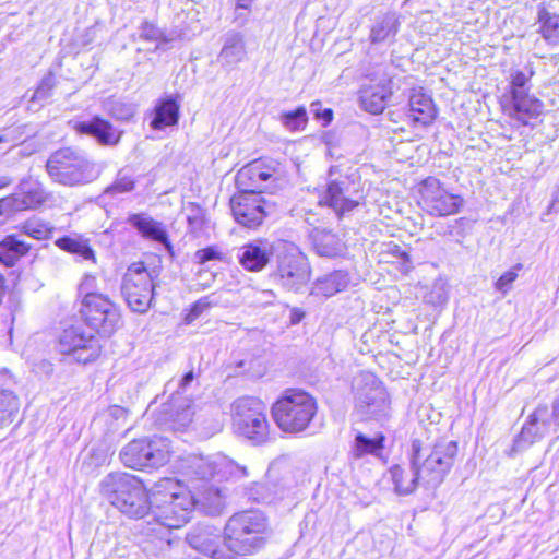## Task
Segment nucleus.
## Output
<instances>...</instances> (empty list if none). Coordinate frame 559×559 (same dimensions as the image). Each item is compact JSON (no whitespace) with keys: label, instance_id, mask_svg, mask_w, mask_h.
<instances>
[{"label":"nucleus","instance_id":"nucleus-1","mask_svg":"<svg viewBox=\"0 0 559 559\" xmlns=\"http://www.w3.org/2000/svg\"><path fill=\"white\" fill-rule=\"evenodd\" d=\"M238 471V465L224 455L188 459L183 474L194 500L193 509L199 508L211 516L219 515L225 500L218 484L236 475Z\"/></svg>","mask_w":559,"mask_h":559},{"label":"nucleus","instance_id":"nucleus-2","mask_svg":"<svg viewBox=\"0 0 559 559\" xmlns=\"http://www.w3.org/2000/svg\"><path fill=\"white\" fill-rule=\"evenodd\" d=\"M269 524L259 510H246L233 514L225 524L223 543L233 559L250 556L262 549L269 538Z\"/></svg>","mask_w":559,"mask_h":559},{"label":"nucleus","instance_id":"nucleus-3","mask_svg":"<svg viewBox=\"0 0 559 559\" xmlns=\"http://www.w3.org/2000/svg\"><path fill=\"white\" fill-rule=\"evenodd\" d=\"M193 497L179 480L164 478L152 489L151 511L154 519L168 528H179L193 511Z\"/></svg>","mask_w":559,"mask_h":559},{"label":"nucleus","instance_id":"nucleus-4","mask_svg":"<svg viewBox=\"0 0 559 559\" xmlns=\"http://www.w3.org/2000/svg\"><path fill=\"white\" fill-rule=\"evenodd\" d=\"M102 496L121 513L129 518L141 519L150 511V497L143 483L128 473H110L100 481Z\"/></svg>","mask_w":559,"mask_h":559},{"label":"nucleus","instance_id":"nucleus-5","mask_svg":"<svg viewBox=\"0 0 559 559\" xmlns=\"http://www.w3.org/2000/svg\"><path fill=\"white\" fill-rule=\"evenodd\" d=\"M457 451V443L452 440L440 439L429 445H423L419 440H414L409 460L419 468L421 483L436 487L453 467Z\"/></svg>","mask_w":559,"mask_h":559},{"label":"nucleus","instance_id":"nucleus-6","mask_svg":"<svg viewBox=\"0 0 559 559\" xmlns=\"http://www.w3.org/2000/svg\"><path fill=\"white\" fill-rule=\"evenodd\" d=\"M46 171L52 181L67 187L88 185L100 175L94 162L72 147L51 153L46 162Z\"/></svg>","mask_w":559,"mask_h":559},{"label":"nucleus","instance_id":"nucleus-7","mask_svg":"<svg viewBox=\"0 0 559 559\" xmlns=\"http://www.w3.org/2000/svg\"><path fill=\"white\" fill-rule=\"evenodd\" d=\"M316 399L309 393L288 389L273 404L272 416L276 425L285 432L304 431L317 413Z\"/></svg>","mask_w":559,"mask_h":559},{"label":"nucleus","instance_id":"nucleus-8","mask_svg":"<svg viewBox=\"0 0 559 559\" xmlns=\"http://www.w3.org/2000/svg\"><path fill=\"white\" fill-rule=\"evenodd\" d=\"M276 269L274 280L283 288L299 292L310 280V265L307 257L293 242H275Z\"/></svg>","mask_w":559,"mask_h":559},{"label":"nucleus","instance_id":"nucleus-9","mask_svg":"<svg viewBox=\"0 0 559 559\" xmlns=\"http://www.w3.org/2000/svg\"><path fill=\"white\" fill-rule=\"evenodd\" d=\"M355 409L361 419L383 420L390 413L388 392L370 372L359 373L353 381Z\"/></svg>","mask_w":559,"mask_h":559},{"label":"nucleus","instance_id":"nucleus-10","mask_svg":"<svg viewBox=\"0 0 559 559\" xmlns=\"http://www.w3.org/2000/svg\"><path fill=\"white\" fill-rule=\"evenodd\" d=\"M233 423L238 435L253 444H262L269 438L265 404L253 396H242L231 404Z\"/></svg>","mask_w":559,"mask_h":559},{"label":"nucleus","instance_id":"nucleus-11","mask_svg":"<svg viewBox=\"0 0 559 559\" xmlns=\"http://www.w3.org/2000/svg\"><path fill=\"white\" fill-rule=\"evenodd\" d=\"M158 275L156 267L147 270L143 262H134L128 267L122 278L121 293L132 311L144 313L150 309Z\"/></svg>","mask_w":559,"mask_h":559},{"label":"nucleus","instance_id":"nucleus-12","mask_svg":"<svg viewBox=\"0 0 559 559\" xmlns=\"http://www.w3.org/2000/svg\"><path fill=\"white\" fill-rule=\"evenodd\" d=\"M170 441L167 438L134 439L122 448L120 459L130 468H157L169 461Z\"/></svg>","mask_w":559,"mask_h":559},{"label":"nucleus","instance_id":"nucleus-13","mask_svg":"<svg viewBox=\"0 0 559 559\" xmlns=\"http://www.w3.org/2000/svg\"><path fill=\"white\" fill-rule=\"evenodd\" d=\"M81 313L86 324L104 336L112 335L122 323L119 307L106 295H90Z\"/></svg>","mask_w":559,"mask_h":559},{"label":"nucleus","instance_id":"nucleus-14","mask_svg":"<svg viewBox=\"0 0 559 559\" xmlns=\"http://www.w3.org/2000/svg\"><path fill=\"white\" fill-rule=\"evenodd\" d=\"M362 199L360 183L352 176H340L326 185L318 203L329 206L341 218L358 206Z\"/></svg>","mask_w":559,"mask_h":559},{"label":"nucleus","instance_id":"nucleus-15","mask_svg":"<svg viewBox=\"0 0 559 559\" xmlns=\"http://www.w3.org/2000/svg\"><path fill=\"white\" fill-rule=\"evenodd\" d=\"M559 429V396L554 400L551 407L546 404L538 405L530 415L527 423L523 426L521 433L514 441L516 448L531 445L539 441L551 431Z\"/></svg>","mask_w":559,"mask_h":559},{"label":"nucleus","instance_id":"nucleus-16","mask_svg":"<svg viewBox=\"0 0 559 559\" xmlns=\"http://www.w3.org/2000/svg\"><path fill=\"white\" fill-rule=\"evenodd\" d=\"M423 207L435 216L456 214L463 205V199L449 193L435 177L425 179L420 187Z\"/></svg>","mask_w":559,"mask_h":559},{"label":"nucleus","instance_id":"nucleus-17","mask_svg":"<svg viewBox=\"0 0 559 559\" xmlns=\"http://www.w3.org/2000/svg\"><path fill=\"white\" fill-rule=\"evenodd\" d=\"M59 350L63 355L72 356L78 362L87 364L99 356L100 344L96 336L86 334L82 326H70L59 338Z\"/></svg>","mask_w":559,"mask_h":559},{"label":"nucleus","instance_id":"nucleus-18","mask_svg":"<svg viewBox=\"0 0 559 559\" xmlns=\"http://www.w3.org/2000/svg\"><path fill=\"white\" fill-rule=\"evenodd\" d=\"M265 200L260 193L239 192L230 199V209L236 222L255 228L266 216Z\"/></svg>","mask_w":559,"mask_h":559},{"label":"nucleus","instance_id":"nucleus-19","mask_svg":"<svg viewBox=\"0 0 559 559\" xmlns=\"http://www.w3.org/2000/svg\"><path fill=\"white\" fill-rule=\"evenodd\" d=\"M186 539L193 549L212 559L234 558L233 555L226 554L223 536L212 525L198 524L187 534Z\"/></svg>","mask_w":559,"mask_h":559},{"label":"nucleus","instance_id":"nucleus-20","mask_svg":"<svg viewBox=\"0 0 559 559\" xmlns=\"http://www.w3.org/2000/svg\"><path fill=\"white\" fill-rule=\"evenodd\" d=\"M274 248L275 243L271 245L266 240L246 243L239 249V263L246 271L260 272L269 264Z\"/></svg>","mask_w":559,"mask_h":559},{"label":"nucleus","instance_id":"nucleus-21","mask_svg":"<svg viewBox=\"0 0 559 559\" xmlns=\"http://www.w3.org/2000/svg\"><path fill=\"white\" fill-rule=\"evenodd\" d=\"M163 414L171 429L182 430L192 423L194 406L189 397L182 396L177 392L173 394L169 403L163 405Z\"/></svg>","mask_w":559,"mask_h":559},{"label":"nucleus","instance_id":"nucleus-22","mask_svg":"<svg viewBox=\"0 0 559 559\" xmlns=\"http://www.w3.org/2000/svg\"><path fill=\"white\" fill-rule=\"evenodd\" d=\"M127 222L134 227L143 238L162 245L169 253L173 254V245L162 222H157L142 213L129 215Z\"/></svg>","mask_w":559,"mask_h":559},{"label":"nucleus","instance_id":"nucleus-23","mask_svg":"<svg viewBox=\"0 0 559 559\" xmlns=\"http://www.w3.org/2000/svg\"><path fill=\"white\" fill-rule=\"evenodd\" d=\"M75 130L81 134L93 136L100 145L106 146L118 144L121 138V131L115 129L109 121L98 116L86 121L76 122Z\"/></svg>","mask_w":559,"mask_h":559},{"label":"nucleus","instance_id":"nucleus-24","mask_svg":"<svg viewBox=\"0 0 559 559\" xmlns=\"http://www.w3.org/2000/svg\"><path fill=\"white\" fill-rule=\"evenodd\" d=\"M508 114L511 118L518 120L524 126L530 124L532 119H536L544 110V104L540 99L530 93L511 96Z\"/></svg>","mask_w":559,"mask_h":559},{"label":"nucleus","instance_id":"nucleus-25","mask_svg":"<svg viewBox=\"0 0 559 559\" xmlns=\"http://www.w3.org/2000/svg\"><path fill=\"white\" fill-rule=\"evenodd\" d=\"M391 80L382 79L379 83L360 91L361 107L373 115L381 114L392 96Z\"/></svg>","mask_w":559,"mask_h":559},{"label":"nucleus","instance_id":"nucleus-26","mask_svg":"<svg viewBox=\"0 0 559 559\" xmlns=\"http://www.w3.org/2000/svg\"><path fill=\"white\" fill-rule=\"evenodd\" d=\"M246 58L247 48L243 34L235 31L227 32L223 37L218 62L225 68H234Z\"/></svg>","mask_w":559,"mask_h":559},{"label":"nucleus","instance_id":"nucleus-27","mask_svg":"<svg viewBox=\"0 0 559 559\" xmlns=\"http://www.w3.org/2000/svg\"><path fill=\"white\" fill-rule=\"evenodd\" d=\"M409 117L414 122L421 123L423 126L430 124L436 116L437 109L433 100L423 87L413 88L408 99Z\"/></svg>","mask_w":559,"mask_h":559},{"label":"nucleus","instance_id":"nucleus-28","mask_svg":"<svg viewBox=\"0 0 559 559\" xmlns=\"http://www.w3.org/2000/svg\"><path fill=\"white\" fill-rule=\"evenodd\" d=\"M179 110L180 105L173 96L159 99L153 110L151 128L164 130L167 127L176 126L179 121Z\"/></svg>","mask_w":559,"mask_h":559},{"label":"nucleus","instance_id":"nucleus-29","mask_svg":"<svg viewBox=\"0 0 559 559\" xmlns=\"http://www.w3.org/2000/svg\"><path fill=\"white\" fill-rule=\"evenodd\" d=\"M400 24V15L396 12L389 11L378 15L370 29L371 44L393 39L399 32Z\"/></svg>","mask_w":559,"mask_h":559},{"label":"nucleus","instance_id":"nucleus-30","mask_svg":"<svg viewBox=\"0 0 559 559\" xmlns=\"http://www.w3.org/2000/svg\"><path fill=\"white\" fill-rule=\"evenodd\" d=\"M255 162L243 166L236 175V185L240 192L260 193L267 191V183L264 181L263 171Z\"/></svg>","mask_w":559,"mask_h":559},{"label":"nucleus","instance_id":"nucleus-31","mask_svg":"<svg viewBox=\"0 0 559 559\" xmlns=\"http://www.w3.org/2000/svg\"><path fill=\"white\" fill-rule=\"evenodd\" d=\"M348 283V273L343 270H337L317 278L313 283L311 294L317 296L331 297L336 293L344 290Z\"/></svg>","mask_w":559,"mask_h":559},{"label":"nucleus","instance_id":"nucleus-32","mask_svg":"<svg viewBox=\"0 0 559 559\" xmlns=\"http://www.w3.org/2000/svg\"><path fill=\"white\" fill-rule=\"evenodd\" d=\"M409 462L411 466L408 469H405L400 465H394L390 469L392 480L395 485V490L400 495L412 493L421 481L419 468L413 464V461L409 460Z\"/></svg>","mask_w":559,"mask_h":559},{"label":"nucleus","instance_id":"nucleus-33","mask_svg":"<svg viewBox=\"0 0 559 559\" xmlns=\"http://www.w3.org/2000/svg\"><path fill=\"white\" fill-rule=\"evenodd\" d=\"M312 242L317 253L321 257L333 258L343 251L340 238L330 230L316 229L312 234Z\"/></svg>","mask_w":559,"mask_h":559},{"label":"nucleus","instance_id":"nucleus-34","mask_svg":"<svg viewBox=\"0 0 559 559\" xmlns=\"http://www.w3.org/2000/svg\"><path fill=\"white\" fill-rule=\"evenodd\" d=\"M384 436L378 433L374 438H369L362 432H357L352 447V455L360 459L366 455L380 456L384 448Z\"/></svg>","mask_w":559,"mask_h":559},{"label":"nucleus","instance_id":"nucleus-35","mask_svg":"<svg viewBox=\"0 0 559 559\" xmlns=\"http://www.w3.org/2000/svg\"><path fill=\"white\" fill-rule=\"evenodd\" d=\"M259 169L263 174L264 181L267 183V192L274 193L286 183L285 170L281 163L276 160H255Z\"/></svg>","mask_w":559,"mask_h":559},{"label":"nucleus","instance_id":"nucleus-36","mask_svg":"<svg viewBox=\"0 0 559 559\" xmlns=\"http://www.w3.org/2000/svg\"><path fill=\"white\" fill-rule=\"evenodd\" d=\"M28 249L29 246L16 236H7L0 242V262L5 266H12Z\"/></svg>","mask_w":559,"mask_h":559},{"label":"nucleus","instance_id":"nucleus-37","mask_svg":"<svg viewBox=\"0 0 559 559\" xmlns=\"http://www.w3.org/2000/svg\"><path fill=\"white\" fill-rule=\"evenodd\" d=\"M538 32L550 45L559 44V14L549 12L545 7L538 9Z\"/></svg>","mask_w":559,"mask_h":559},{"label":"nucleus","instance_id":"nucleus-38","mask_svg":"<svg viewBox=\"0 0 559 559\" xmlns=\"http://www.w3.org/2000/svg\"><path fill=\"white\" fill-rule=\"evenodd\" d=\"M20 203L24 209L36 207L46 200V194L41 186L37 181L31 179L22 180L19 185Z\"/></svg>","mask_w":559,"mask_h":559},{"label":"nucleus","instance_id":"nucleus-39","mask_svg":"<svg viewBox=\"0 0 559 559\" xmlns=\"http://www.w3.org/2000/svg\"><path fill=\"white\" fill-rule=\"evenodd\" d=\"M20 408L19 399L11 390L0 389V428L13 423Z\"/></svg>","mask_w":559,"mask_h":559},{"label":"nucleus","instance_id":"nucleus-40","mask_svg":"<svg viewBox=\"0 0 559 559\" xmlns=\"http://www.w3.org/2000/svg\"><path fill=\"white\" fill-rule=\"evenodd\" d=\"M136 180L128 168H121L111 185H109L105 190L103 195L115 198L121 193H128L134 190Z\"/></svg>","mask_w":559,"mask_h":559},{"label":"nucleus","instance_id":"nucleus-41","mask_svg":"<svg viewBox=\"0 0 559 559\" xmlns=\"http://www.w3.org/2000/svg\"><path fill=\"white\" fill-rule=\"evenodd\" d=\"M56 245L64 251L82 257L84 260H94V251L83 240L66 236L59 238Z\"/></svg>","mask_w":559,"mask_h":559},{"label":"nucleus","instance_id":"nucleus-42","mask_svg":"<svg viewBox=\"0 0 559 559\" xmlns=\"http://www.w3.org/2000/svg\"><path fill=\"white\" fill-rule=\"evenodd\" d=\"M280 121L289 131L304 130L308 121L307 110L304 106H300L295 110L282 114Z\"/></svg>","mask_w":559,"mask_h":559},{"label":"nucleus","instance_id":"nucleus-43","mask_svg":"<svg viewBox=\"0 0 559 559\" xmlns=\"http://www.w3.org/2000/svg\"><path fill=\"white\" fill-rule=\"evenodd\" d=\"M22 231L34 239L43 240L50 237L52 229L44 221L32 218L23 224Z\"/></svg>","mask_w":559,"mask_h":559},{"label":"nucleus","instance_id":"nucleus-44","mask_svg":"<svg viewBox=\"0 0 559 559\" xmlns=\"http://www.w3.org/2000/svg\"><path fill=\"white\" fill-rule=\"evenodd\" d=\"M28 126L22 124L3 129L0 132L1 144H11L12 146L23 143L26 138L31 136L33 132H27Z\"/></svg>","mask_w":559,"mask_h":559},{"label":"nucleus","instance_id":"nucleus-45","mask_svg":"<svg viewBox=\"0 0 559 559\" xmlns=\"http://www.w3.org/2000/svg\"><path fill=\"white\" fill-rule=\"evenodd\" d=\"M533 75H534V71L531 66L527 67V72H524V71L513 72L511 74V81H510L511 96L528 93V90L526 88V84L528 83V81L531 80V78Z\"/></svg>","mask_w":559,"mask_h":559},{"label":"nucleus","instance_id":"nucleus-46","mask_svg":"<svg viewBox=\"0 0 559 559\" xmlns=\"http://www.w3.org/2000/svg\"><path fill=\"white\" fill-rule=\"evenodd\" d=\"M108 112L117 120H129L134 116L135 109L132 104L122 100L111 99L106 104Z\"/></svg>","mask_w":559,"mask_h":559},{"label":"nucleus","instance_id":"nucleus-47","mask_svg":"<svg viewBox=\"0 0 559 559\" xmlns=\"http://www.w3.org/2000/svg\"><path fill=\"white\" fill-rule=\"evenodd\" d=\"M522 267L523 265L518 263L511 270L504 272L495 283L496 289L503 295L507 294L511 289L513 282L518 278L519 271H521Z\"/></svg>","mask_w":559,"mask_h":559},{"label":"nucleus","instance_id":"nucleus-48","mask_svg":"<svg viewBox=\"0 0 559 559\" xmlns=\"http://www.w3.org/2000/svg\"><path fill=\"white\" fill-rule=\"evenodd\" d=\"M139 36L141 39L147 41H166L165 35L163 31H160L156 25L144 21L139 27Z\"/></svg>","mask_w":559,"mask_h":559},{"label":"nucleus","instance_id":"nucleus-49","mask_svg":"<svg viewBox=\"0 0 559 559\" xmlns=\"http://www.w3.org/2000/svg\"><path fill=\"white\" fill-rule=\"evenodd\" d=\"M222 252L215 246H210L204 249H200L194 253V261L199 264H205L210 261H221Z\"/></svg>","mask_w":559,"mask_h":559},{"label":"nucleus","instance_id":"nucleus-50","mask_svg":"<svg viewBox=\"0 0 559 559\" xmlns=\"http://www.w3.org/2000/svg\"><path fill=\"white\" fill-rule=\"evenodd\" d=\"M53 86H55V76H53V74L49 73L41 80L39 86L34 92L32 99L33 100L47 99L50 96Z\"/></svg>","mask_w":559,"mask_h":559},{"label":"nucleus","instance_id":"nucleus-51","mask_svg":"<svg viewBox=\"0 0 559 559\" xmlns=\"http://www.w3.org/2000/svg\"><path fill=\"white\" fill-rule=\"evenodd\" d=\"M310 111L313 117L322 122V126H328L333 120V110L331 108H322L320 102H313L310 105Z\"/></svg>","mask_w":559,"mask_h":559},{"label":"nucleus","instance_id":"nucleus-52","mask_svg":"<svg viewBox=\"0 0 559 559\" xmlns=\"http://www.w3.org/2000/svg\"><path fill=\"white\" fill-rule=\"evenodd\" d=\"M187 221L190 231L198 234L204 226L205 219L203 211L199 206L193 207L191 214L188 215Z\"/></svg>","mask_w":559,"mask_h":559},{"label":"nucleus","instance_id":"nucleus-53","mask_svg":"<svg viewBox=\"0 0 559 559\" xmlns=\"http://www.w3.org/2000/svg\"><path fill=\"white\" fill-rule=\"evenodd\" d=\"M21 210H23V204L20 203V197L17 194L0 200V215H8L11 212Z\"/></svg>","mask_w":559,"mask_h":559},{"label":"nucleus","instance_id":"nucleus-54","mask_svg":"<svg viewBox=\"0 0 559 559\" xmlns=\"http://www.w3.org/2000/svg\"><path fill=\"white\" fill-rule=\"evenodd\" d=\"M96 278L92 275H86L80 284V293L83 295L82 305L87 300L90 295H102L95 290Z\"/></svg>","mask_w":559,"mask_h":559},{"label":"nucleus","instance_id":"nucleus-55","mask_svg":"<svg viewBox=\"0 0 559 559\" xmlns=\"http://www.w3.org/2000/svg\"><path fill=\"white\" fill-rule=\"evenodd\" d=\"M209 307V304L203 301V300H199L197 301L192 309H191V313L190 316L193 317V318H197L199 317L205 309H207Z\"/></svg>","mask_w":559,"mask_h":559},{"label":"nucleus","instance_id":"nucleus-56","mask_svg":"<svg viewBox=\"0 0 559 559\" xmlns=\"http://www.w3.org/2000/svg\"><path fill=\"white\" fill-rule=\"evenodd\" d=\"M254 0H236V16L237 19L240 16H245L242 13H240V10H249L252 2Z\"/></svg>","mask_w":559,"mask_h":559},{"label":"nucleus","instance_id":"nucleus-57","mask_svg":"<svg viewBox=\"0 0 559 559\" xmlns=\"http://www.w3.org/2000/svg\"><path fill=\"white\" fill-rule=\"evenodd\" d=\"M194 379L193 371L187 372L180 380L179 388L185 391L186 386H188Z\"/></svg>","mask_w":559,"mask_h":559},{"label":"nucleus","instance_id":"nucleus-58","mask_svg":"<svg viewBox=\"0 0 559 559\" xmlns=\"http://www.w3.org/2000/svg\"><path fill=\"white\" fill-rule=\"evenodd\" d=\"M305 317V313L298 309H293L290 313V322L293 324L299 323L302 318Z\"/></svg>","mask_w":559,"mask_h":559},{"label":"nucleus","instance_id":"nucleus-59","mask_svg":"<svg viewBox=\"0 0 559 559\" xmlns=\"http://www.w3.org/2000/svg\"><path fill=\"white\" fill-rule=\"evenodd\" d=\"M5 293V280L2 273L0 272V304L2 302V298Z\"/></svg>","mask_w":559,"mask_h":559},{"label":"nucleus","instance_id":"nucleus-60","mask_svg":"<svg viewBox=\"0 0 559 559\" xmlns=\"http://www.w3.org/2000/svg\"><path fill=\"white\" fill-rule=\"evenodd\" d=\"M12 179L8 176H0V189L8 187L11 185Z\"/></svg>","mask_w":559,"mask_h":559},{"label":"nucleus","instance_id":"nucleus-61","mask_svg":"<svg viewBox=\"0 0 559 559\" xmlns=\"http://www.w3.org/2000/svg\"><path fill=\"white\" fill-rule=\"evenodd\" d=\"M395 248H396V253H399L405 261H408V254L405 251H401L397 246H395Z\"/></svg>","mask_w":559,"mask_h":559},{"label":"nucleus","instance_id":"nucleus-62","mask_svg":"<svg viewBox=\"0 0 559 559\" xmlns=\"http://www.w3.org/2000/svg\"><path fill=\"white\" fill-rule=\"evenodd\" d=\"M46 367H47L46 372H50L52 370L51 364H49V362L46 364Z\"/></svg>","mask_w":559,"mask_h":559},{"label":"nucleus","instance_id":"nucleus-63","mask_svg":"<svg viewBox=\"0 0 559 559\" xmlns=\"http://www.w3.org/2000/svg\"><path fill=\"white\" fill-rule=\"evenodd\" d=\"M447 300V297L445 296H439V302H444Z\"/></svg>","mask_w":559,"mask_h":559},{"label":"nucleus","instance_id":"nucleus-64","mask_svg":"<svg viewBox=\"0 0 559 559\" xmlns=\"http://www.w3.org/2000/svg\"><path fill=\"white\" fill-rule=\"evenodd\" d=\"M19 154L20 155H23V156H26V155H29L31 153H24L22 150L19 151Z\"/></svg>","mask_w":559,"mask_h":559}]
</instances>
